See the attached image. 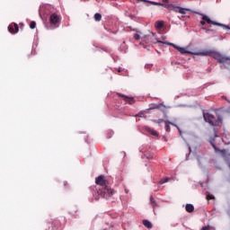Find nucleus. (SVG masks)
<instances>
[{"label": "nucleus", "mask_w": 230, "mask_h": 230, "mask_svg": "<svg viewBox=\"0 0 230 230\" xmlns=\"http://www.w3.org/2000/svg\"><path fill=\"white\" fill-rule=\"evenodd\" d=\"M169 179L168 178H164L159 181V184H165V182H168Z\"/></svg>", "instance_id": "nucleus-20"}, {"label": "nucleus", "mask_w": 230, "mask_h": 230, "mask_svg": "<svg viewBox=\"0 0 230 230\" xmlns=\"http://www.w3.org/2000/svg\"><path fill=\"white\" fill-rule=\"evenodd\" d=\"M202 30H205V31L208 33V31H209V30L206 29V28H202Z\"/></svg>", "instance_id": "nucleus-29"}, {"label": "nucleus", "mask_w": 230, "mask_h": 230, "mask_svg": "<svg viewBox=\"0 0 230 230\" xmlns=\"http://www.w3.org/2000/svg\"><path fill=\"white\" fill-rule=\"evenodd\" d=\"M202 21H206V22H208V24H213L214 26H226L222 23L211 21V19H209V17H208L206 15L202 16Z\"/></svg>", "instance_id": "nucleus-9"}, {"label": "nucleus", "mask_w": 230, "mask_h": 230, "mask_svg": "<svg viewBox=\"0 0 230 230\" xmlns=\"http://www.w3.org/2000/svg\"><path fill=\"white\" fill-rule=\"evenodd\" d=\"M185 209L187 213H193V211H195V207L192 204H187Z\"/></svg>", "instance_id": "nucleus-13"}, {"label": "nucleus", "mask_w": 230, "mask_h": 230, "mask_svg": "<svg viewBox=\"0 0 230 230\" xmlns=\"http://www.w3.org/2000/svg\"><path fill=\"white\" fill-rule=\"evenodd\" d=\"M225 28H227V29H229V27H228V26H225Z\"/></svg>", "instance_id": "nucleus-33"}, {"label": "nucleus", "mask_w": 230, "mask_h": 230, "mask_svg": "<svg viewBox=\"0 0 230 230\" xmlns=\"http://www.w3.org/2000/svg\"><path fill=\"white\" fill-rule=\"evenodd\" d=\"M163 3H170V0H162Z\"/></svg>", "instance_id": "nucleus-28"}, {"label": "nucleus", "mask_w": 230, "mask_h": 230, "mask_svg": "<svg viewBox=\"0 0 230 230\" xmlns=\"http://www.w3.org/2000/svg\"><path fill=\"white\" fill-rule=\"evenodd\" d=\"M37 26V23L35 22H31L30 23V28L31 30H35V27Z\"/></svg>", "instance_id": "nucleus-19"}, {"label": "nucleus", "mask_w": 230, "mask_h": 230, "mask_svg": "<svg viewBox=\"0 0 230 230\" xmlns=\"http://www.w3.org/2000/svg\"><path fill=\"white\" fill-rule=\"evenodd\" d=\"M164 123H165V130H166V132H170V125H172V127H177V125L173 124L170 120H165Z\"/></svg>", "instance_id": "nucleus-14"}, {"label": "nucleus", "mask_w": 230, "mask_h": 230, "mask_svg": "<svg viewBox=\"0 0 230 230\" xmlns=\"http://www.w3.org/2000/svg\"><path fill=\"white\" fill-rule=\"evenodd\" d=\"M94 20L99 22V21H102V14L100 13H96L94 14Z\"/></svg>", "instance_id": "nucleus-17"}, {"label": "nucleus", "mask_w": 230, "mask_h": 230, "mask_svg": "<svg viewBox=\"0 0 230 230\" xmlns=\"http://www.w3.org/2000/svg\"><path fill=\"white\" fill-rule=\"evenodd\" d=\"M198 57H212L215 60H217L219 64H224V66H230V57H227L220 52L215 50H205L201 52H197Z\"/></svg>", "instance_id": "nucleus-2"}, {"label": "nucleus", "mask_w": 230, "mask_h": 230, "mask_svg": "<svg viewBox=\"0 0 230 230\" xmlns=\"http://www.w3.org/2000/svg\"><path fill=\"white\" fill-rule=\"evenodd\" d=\"M199 163H200V158H198Z\"/></svg>", "instance_id": "nucleus-31"}, {"label": "nucleus", "mask_w": 230, "mask_h": 230, "mask_svg": "<svg viewBox=\"0 0 230 230\" xmlns=\"http://www.w3.org/2000/svg\"><path fill=\"white\" fill-rule=\"evenodd\" d=\"M134 39H135L136 40H139V39H141V36H139L138 33H136V34L134 35Z\"/></svg>", "instance_id": "nucleus-23"}, {"label": "nucleus", "mask_w": 230, "mask_h": 230, "mask_svg": "<svg viewBox=\"0 0 230 230\" xmlns=\"http://www.w3.org/2000/svg\"><path fill=\"white\" fill-rule=\"evenodd\" d=\"M119 96H120V98H123V100L126 101L127 103H129V105H134V103H136V100H134L133 97H128L121 93H119Z\"/></svg>", "instance_id": "nucleus-10"}, {"label": "nucleus", "mask_w": 230, "mask_h": 230, "mask_svg": "<svg viewBox=\"0 0 230 230\" xmlns=\"http://www.w3.org/2000/svg\"><path fill=\"white\" fill-rule=\"evenodd\" d=\"M144 130H146V132H148V134H151V136H155V137H157V136H159V133H157V131L148 126H144Z\"/></svg>", "instance_id": "nucleus-11"}, {"label": "nucleus", "mask_w": 230, "mask_h": 230, "mask_svg": "<svg viewBox=\"0 0 230 230\" xmlns=\"http://www.w3.org/2000/svg\"><path fill=\"white\" fill-rule=\"evenodd\" d=\"M126 193H128V190H125Z\"/></svg>", "instance_id": "nucleus-32"}, {"label": "nucleus", "mask_w": 230, "mask_h": 230, "mask_svg": "<svg viewBox=\"0 0 230 230\" xmlns=\"http://www.w3.org/2000/svg\"><path fill=\"white\" fill-rule=\"evenodd\" d=\"M164 26V22L163 21H157L155 23V28L156 30H161V28H163Z\"/></svg>", "instance_id": "nucleus-15"}, {"label": "nucleus", "mask_w": 230, "mask_h": 230, "mask_svg": "<svg viewBox=\"0 0 230 230\" xmlns=\"http://www.w3.org/2000/svg\"><path fill=\"white\" fill-rule=\"evenodd\" d=\"M143 225L147 229H152V227H153L152 223L150 221L146 220V219L143 220Z\"/></svg>", "instance_id": "nucleus-16"}, {"label": "nucleus", "mask_w": 230, "mask_h": 230, "mask_svg": "<svg viewBox=\"0 0 230 230\" xmlns=\"http://www.w3.org/2000/svg\"><path fill=\"white\" fill-rule=\"evenodd\" d=\"M8 31L10 33H17L19 31V25H17V23H14L13 25H9Z\"/></svg>", "instance_id": "nucleus-12"}, {"label": "nucleus", "mask_w": 230, "mask_h": 230, "mask_svg": "<svg viewBox=\"0 0 230 230\" xmlns=\"http://www.w3.org/2000/svg\"><path fill=\"white\" fill-rule=\"evenodd\" d=\"M203 118L207 123H209L212 127H218L222 125V117L217 116L215 118L211 113H203Z\"/></svg>", "instance_id": "nucleus-3"}, {"label": "nucleus", "mask_w": 230, "mask_h": 230, "mask_svg": "<svg viewBox=\"0 0 230 230\" xmlns=\"http://www.w3.org/2000/svg\"><path fill=\"white\" fill-rule=\"evenodd\" d=\"M177 128H178V130H181V129H179V127H176Z\"/></svg>", "instance_id": "nucleus-34"}, {"label": "nucleus", "mask_w": 230, "mask_h": 230, "mask_svg": "<svg viewBox=\"0 0 230 230\" xmlns=\"http://www.w3.org/2000/svg\"><path fill=\"white\" fill-rule=\"evenodd\" d=\"M60 21L62 17L57 13H53L49 16V26H47V30H55L60 26Z\"/></svg>", "instance_id": "nucleus-4"}, {"label": "nucleus", "mask_w": 230, "mask_h": 230, "mask_svg": "<svg viewBox=\"0 0 230 230\" xmlns=\"http://www.w3.org/2000/svg\"><path fill=\"white\" fill-rule=\"evenodd\" d=\"M150 203L152 204L153 208L157 207V203L155 202V199H154V197H150Z\"/></svg>", "instance_id": "nucleus-18"}, {"label": "nucleus", "mask_w": 230, "mask_h": 230, "mask_svg": "<svg viewBox=\"0 0 230 230\" xmlns=\"http://www.w3.org/2000/svg\"><path fill=\"white\" fill-rule=\"evenodd\" d=\"M150 40V37H145L143 38L142 42L140 43V46H142L144 49H147V51H150V47L152 46V44L157 43V40L151 41Z\"/></svg>", "instance_id": "nucleus-7"}, {"label": "nucleus", "mask_w": 230, "mask_h": 230, "mask_svg": "<svg viewBox=\"0 0 230 230\" xmlns=\"http://www.w3.org/2000/svg\"><path fill=\"white\" fill-rule=\"evenodd\" d=\"M152 66V64L146 65L145 69H151Z\"/></svg>", "instance_id": "nucleus-24"}, {"label": "nucleus", "mask_w": 230, "mask_h": 230, "mask_svg": "<svg viewBox=\"0 0 230 230\" xmlns=\"http://www.w3.org/2000/svg\"><path fill=\"white\" fill-rule=\"evenodd\" d=\"M189 150H190V152H191V147L190 146H189Z\"/></svg>", "instance_id": "nucleus-30"}, {"label": "nucleus", "mask_w": 230, "mask_h": 230, "mask_svg": "<svg viewBox=\"0 0 230 230\" xmlns=\"http://www.w3.org/2000/svg\"><path fill=\"white\" fill-rule=\"evenodd\" d=\"M95 182L97 184V193L99 197H103V199H111L114 193V190L110 189L107 186V180H105V176L100 175L95 179Z\"/></svg>", "instance_id": "nucleus-1"}, {"label": "nucleus", "mask_w": 230, "mask_h": 230, "mask_svg": "<svg viewBox=\"0 0 230 230\" xmlns=\"http://www.w3.org/2000/svg\"><path fill=\"white\" fill-rule=\"evenodd\" d=\"M155 6H164V8H173L174 12H178V13H181V15H186V12H190V9H187V8H182V7H180V6H176L174 4H163V3H159V2H155Z\"/></svg>", "instance_id": "nucleus-5"}, {"label": "nucleus", "mask_w": 230, "mask_h": 230, "mask_svg": "<svg viewBox=\"0 0 230 230\" xmlns=\"http://www.w3.org/2000/svg\"><path fill=\"white\" fill-rule=\"evenodd\" d=\"M146 3H149L150 4H154V5L155 6V3H156V2H155V1H150V0H147V2H146Z\"/></svg>", "instance_id": "nucleus-26"}, {"label": "nucleus", "mask_w": 230, "mask_h": 230, "mask_svg": "<svg viewBox=\"0 0 230 230\" xmlns=\"http://www.w3.org/2000/svg\"><path fill=\"white\" fill-rule=\"evenodd\" d=\"M210 145L213 146L215 152L219 153L220 155H223V157H226V154H227V150H226V149H222V150L218 149V147H217V145L215 144V140L214 139L210 140Z\"/></svg>", "instance_id": "nucleus-8"}, {"label": "nucleus", "mask_w": 230, "mask_h": 230, "mask_svg": "<svg viewBox=\"0 0 230 230\" xmlns=\"http://www.w3.org/2000/svg\"><path fill=\"white\" fill-rule=\"evenodd\" d=\"M96 199V200H98V198H95Z\"/></svg>", "instance_id": "nucleus-35"}, {"label": "nucleus", "mask_w": 230, "mask_h": 230, "mask_svg": "<svg viewBox=\"0 0 230 230\" xmlns=\"http://www.w3.org/2000/svg\"><path fill=\"white\" fill-rule=\"evenodd\" d=\"M200 24H201V26H204V25L206 24V21H204V20L201 21V22H200Z\"/></svg>", "instance_id": "nucleus-27"}, {"label": "nucleus", "mask_w": 230, "mask_h": 230, "mask_svg": "<svg viewBox=\"0 0 230 230\" xmlns=\"http://www.w3.org/2000/svg\"><path fill=\"white\" fill-rule=\"evenodd\" d=\"M158 44H166L167 46H172V48H174V49H178L181 55H187L188 53H191L188 50H186V49L182 48V47H179L173 43H170L168 41H161V40H157Z\"/></svg>", "instance_id": "nucleus-6"}, {"label": "nucleus", "mask_w": 230, "mask_h": 230, "mask_svg": "<svg viewBox=\"0 0 230 230\" xmlns=\"http://www.w3.org/2000/svg\"><path fill=\"white\" fill-rule=\"evenodd\" d=\"M164 121H166V120H164L163 119H159L157 120H154V123H164Z\"/></svg>", "instance_id": "nucleus-22"}, {"label": "nucleus", "mask_w": 230, "mask_h": 230, "mask_svg": "<svg viewBox=\"0 0 230 230\" xmlns=\"http://www.w3.org/2000/svg\"><path fill=\"white\" fill-rule=\"evenodd\" d=\"M207 199L208 200H213L215 199V196H213V194H207Z\"/></svg>", "instance_id": "nucleus-21"}, {"label": "nucleus", "mask_w": 230, "mask_h": 230, "mask_svg": "<svg viewBox=\"0 0 230 230\" xmlns=\"http://www.w3.org/2000/svg\"><path fill=\"white\" fill-rule=\"evenodd\" d=\"M146 159H152L154 157V155L149 154L148 155H146Z\"/></svg>", "instance_id": "nucleus-25"}]
</instances>
